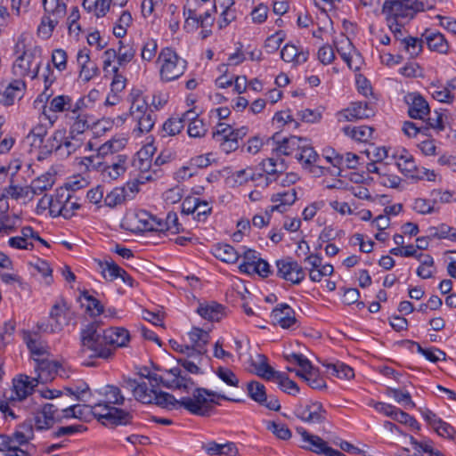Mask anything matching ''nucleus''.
Here are the masks:
<instances>
[{
    "label": "nucleus",
    "mask_w": 456,
    "mask_h": 456,
    "mask_svg": "<svg viewBox=\"0 0 456 456\" xmlns=\"http://www.w3.org/2000/svg\"><path fill=\"white\" fill-rule=\"evenodd\" d=\"M99 266L102 269V273L105 280L112 281L117 278H121L124 282L132 285L131 276L121 267H119L111 258L100 261Z\"/></svg>",
    "instance_id": "nucleus-21"
},
{
    "label": "nucleus",
    "mask_w": 456,
    "mask_h": 456,
    "mask_svg": "<svg viewBox=\"0 0 456 456\" xmlns=\"http://www.w3.org/2000/svg\"><path fill=\"white\" fill-rule=\"evenodd\" d=\"M43 7L44 15H50L58 20L62 19L66 14V4L61 0H43Z\"/></svg>",
    "instance_id": "nucleus-42"
},
{
    "label": "nucleus",
    "mask_w": 456,
    "mask_h": 456,
    "mask_svg": "<svg viewBox=\"0 0 456 456\" xmlns=\"http://www.w3.org/2000/svg\"><path fill=\"white\" fill-rule=\"evenodd\" d=\"M423 44L424 38L422 37L421 38H418L411 36H407L405 39H402V44L399 45V47L403 48L411 57H416L421 53Z\"/></svg>",
    "instance_id": "nucleus-45"
},
{
    "label": "nucleus",
    "mask_w": 456,
    "mask_h": 456,
    "mask_svg": "<svg viewBox=\"0 0 456 456\" xmlns=\"http://www.w3.org/2000/svg\"><path fill=\"white\" fill-rule=\"evenodd\" d=\"M347 121L369 118L374 115V110L368 102H354L351 107L342 112Z\"/></svg>",
    "instance_id": "nucleus-26"
},
{
    "label": "nucleus",
    "mask_w": 456,
    "mask_h": 456,
    "mask_svg": "<svg viewBox=\"0 0 456 456\" xmlns=\"http://www.w3.org/2000/svg\"><path fill=\"white\" fill-rule=\"evenodd\" d=\"M247 390L248 396L259 404H263L267 399L265 387L258 381L248 382Z\"/></svg>",
    "instance_id": "nucleus-50"
},
{
    "label": "nucleus",
    "mask_w": 456,
    "mask_h": 456,
    "mask_svg": "<svg viewBox=\"0 0 456 456\" xmlns=\"http://www.w3.org/2000/svg\"><path fill=\"white\" fill-rule=\"evenodd\" d=\"M70 191L67 188H59L53 195V207L51 208V216L58 217L63 214V208L69 199Z\"/></svg>",
    "instance_id": "nucleus-39"
},
{
    "label": "nucleus",
    "mask_w": 456,
    "mask_h": 456,
    "mask_svg": "<svg viewBox=\"0 0 456 456\" xmlns=\"http://www.w3.org/2000/svg\"><path fill=\"white\" fill-rule=\"evenodd\" d=\"M41 49L33 47L23 50L22 53L15 60L12 65V72L17 77H30L35 79L38 77L41 61L35 63L37 57H40Z\"/></svg>",
    "instance_id": "nucleus-8"
},
{
    "label": "nucleus",
    "mask_w": 456,
    "mask_h": 456,
    "mask_svg": "<svg viewBox=\"0 0 456 456\" xmlns=\"http://www.w3.org/2000/svg\"><path fill=\"white\" fill-rule=\"evenodd\" d=\"M167 373L171 376L170 379H164L144 366V379H148L151 386L148 388L144 383V404H156L174 410L184 409L193 415L208 416L212 404H218L215 398L241 402L207 388L196 387L192 379L183 375L180 367H174L167 370Z\"/></svg>",
    "instance_id": "nucleus-1"
},
{
    "label": "nucleus",
    "mask_w": 456,
    "mask_h": 456,
    "mask_svg": "<svg viewBox=\"0 0 456 456\" xmlns=\"http://www.w3.org/2000/svg\"><path fill=\"white\" fill-rule=\"evenodd\" d=\"M202 449L209 456H236L239 453L236 444L232 442L218 444L215 441H210L203 444Z\"/></svg>",
    "instance_id": "nucleus-24"
},
{
    "label": "nucleus",
    "mask_w": 456,
    "mask_h": 456,
    "mask_svg": "<svg viewBox=\"0 0 456 456\" xmlns=\"http://www.w3.org/2000/svg\"><path fill=\"white\" fill-rule=\"evenodd\" d=\"M80 341L82 351L91 352L90 357L108 359L113 354L111 348L105 346L103 329L97 322L88 323L81 330Z\"/></svg>",
    "instance_id": "nucleus-3"
},
{
    "label": "nucleus",
    "mask_w": 456,
    "mask_h": 456,
    "mask_svg": "<svg viewBox=\"0 0 456 456\" xmlns=\"http://www.w3.org/2000/svg\"><path fill=\"white\" fill-rule=\"evenodd\" d=\"M22 430H16L12 436V444L23 445L28 443L34 436L33 427L31 423H24L20 427Z\"/></svg>",
    "instance_id": "nucleus-44"
},
{
    "label": "nucleus",
    "mask_w": 456,
    "mask_h": 456,
    "mask_svg": "<svg viewBox=\"0 0 456 456\" xmlns=\"http://www.w3.org/2000/svg\"><path fill=\"white\" fill-rule=\"evenodd\" d=\"M271 319L283 329H289L297 323L295 311L287 304L278 305L271 313Z\"/></svg>",
    "instance_id": "nucleus-18"
},
{
    "label": "nucleus",
    "mask_w": 456,
    "mask_h": 456,
    "mask_svg": "<svg viewBox=\"0 0 456 456\" xmlns=\"http://www.w3.org/2000/svg\"><path fill=\"white\" fill-rule=\"evenodd\" d=\"M185 118L182 117L170 118L163 124V130L167 135H175L184 127Z\"/></svg>",
    "instance_id": "nucleus-54"
},
{
    "label": "nucleus",
    "mask_w": 456,
    "mask_h": 456,
    "mask_svg": "<svg viewBox=\"0 0 456 456\" xmlns=\"http://www.w3.org/2000/svg\"><path fill=\"white\" fill-rule=\"evenodd\" d=\"M183 118L186 121H191L188 126V134L190 137L200 138L207 133V127L203 121L196 118V114L192 110L183 113Z\"/></svg>",
    "instance_id": "nucleus-36"
},
{
    "label": "nucleus",
    "mask_w": 456,
    "mask_h": 456,
    "mask_svg": "<svg viewBox=\"0 0 456 456\" xmlns=\"http://www.w3.org/2000/svg\"><path fill=\"white\" fill-rule=\"evenodd\" d=\"M266 428L279 439L287 440L291 436V431L287 425L283 423L268 421Z\"/></svg>",
    "instance_id": "nucleus-57"
},
{
    "label": "nucleus",
    "mask_w": 456,
    "mask_h": 456,
    "mask_svg": "<svg viewBox=\"0 0 456 456\" xmlns=\"http://www.w3.org/2000/svg\"><path fill=\"white\" fill-rule=\"evenodd\" d=\"M296 430L301 436V448L324 456H346L343 452L329 446L328 442L318 436L310 434L304 428L298 427Z\"/></svg>",
    "instance_id": "nucleus-9"
},
{
    "label": "nucleus",
    "mask_w": 456,
    "mask_h": 456,
    "mask_svg": "<svg viewBox=\"0 0 456 456\" xmlns=\"http://www.w3.org/2000/svg\"><path fill=\"white\" fill-rule=\"evenodd\" d=\"M189 338L191 343V353L192 354V357L196 356L197 358L200 355L205 354L207 352L206 346L208 343L209 334L200 328H193L189 332Z\"/></svg>",
    "instance_id": "nucleus-22"
},
{
    "label": "nucleus",
    "mask_w": 456,
    "mask_h": 456,
    "mask_svg": "<svg viewBox=\"0 0 456 456\" xmlns=\"http://www.w3.org/2000/svg\"><path fill=\"white\" fill-rule=\"evenodd\" d=\"M69 312V307L64 300L56 302L50 312V318L55 321L54 325L51 324V332H56L62 329L63 324L66 322V315Z\"/></svg>",
    "instance_id": "nucleus-33"
},
{
    "label": "nucleus",
    "mask_w": 456,
    "mask_h": 456,
    "mask_svg": "<svg viewBox=\"0 0 456 456\" xmlns=\"http://www.w3.org/2000/svg\"><path fill=\"white\" fill-rule=\"evenodd\" d=\"M409 105L408 114L411 118L422 119L430 113V108L428 102L418 94H410L407 96Z\"/></svg>",
    "instance_id": "nucleus-19"
},
{
    "label": "nucleus",
    "mask_w": 456,
    "mask_h": 456,
    "mask_svg": "<svg viewBox=\"0 0 456 456\" xmlns=\"http://www.w3.org/2000/svg\"><path fill=\"white\" fill-rule=\"evenodd\" d=\"M103 399L90 407L91 412L103 425H120L126 422L128 413L112 405H123L126 395L118 386L107 385L101 391Z\"/></svg>",
    "instance_id": "nucleus-2"
},
{
    "label": "nucleus",
    "mask_w": 456,
    "mask_h": 456,
    "mask_svg": "<svg viewBox=\"0 0 456 456\" xmlns=\"http://www.w3.org/2000/svg\"><path fill=\"white\" fill-rule=\"evenodd\" d=\"M141 210L128 211L121 222V228L134 234H142Z\"/></svg>",
    "instance_id": "nucleus-34"
},
{
    "label": "nucleus",
    "mask_w": 456,
    "mask_h": 456,
    "mask_svg": "<svg viewBox=\"0 0 456 456\" xmlns=\"http://www.w3.org/2000/svg\"><path fill=\"white\" fill-rule=\"evenodd\" d=\"M197 313L204 319L210 322H219L225 315V308L216 302L200 304Z\"/></svg>",
    "instance_id": "nucleus-30"
},
{
    "label": "nucleus",
    "mask_w": 456,
    "mask_h": 456,
    "mask_svg": "<svg viewBox=\"0 0 456 456\" xmlns=\"http://www.w3.org/2000/svg\"><path fill=\"white\" fill-rule=\"evenodd\" d=\"M119 387L122 388L128 395L127 399L134 398L136 401L141 402L142 399V372L139 370L131 376H122L119 382Z\"/></svg>",
    "instance_id": "nucleus-17"
},
{
    "label": "nucleus",
    "mask_w": 456,
    "mask_h": 456,
    "mask_svg": "<svg viewBox=\"0 0 456 456\" xmlns=\"http://www.w3.org/2000/svg\"><path fill=\"white\" fill-rule=\"evenodd\" d=\"M59 21L60 20L50 15H43L37 28V35L43 39L50 38Z\"/></svg>",
    "instance_id": "nucleus-46"
},
{
    "label": "nucleus",
    "mask_w": 456,
    "mask_h": 456,
    "mask_svg": "<svg viewBox=\"0 0 456 456\" xmlns=\"http://www.w3.org/2000/svg\"><path fill=\"white\" fill-rule=\"evenodd\" d=\"M411 345L415 346L417 352L422 354L428 361L431 362H437L440 360H445L446 354L436 347L423 348L418 342L408 341Z\"/></svg>",
    "instance_id": "nucleus-49"
},
{
    "label": "nucleus",
    "mask_w": 456,
    "mask_h": 456,
    "mask_svg": "<svg viewBox=\"0 0 456 456\" xmlns=\"http://www.w3.org/2000/svg\"><path fill=\"white\" fill-rule=\"evenodd\" d=\"M126 156L118 154L111 161L103 160L102 167L97 170H101L104 175L115 180L126 171Z\"/></svg>",
    "instance_id": "nucleus-23"
},
{
    "label": "nucleus",
    "mask_w": 456,
    "mask_h": 456,
    "mask_svg": "<svg viewBox=\"0 0 456 456\" xmlns=\"http://www.w3.org/2000/svg\"><path fill=\"white\" fill-rule=\"evenodd\" d=\"M129 338V333L124 328L111 327L106 330L103 329L104 345L110 348L111 346L114 348L125 346Z\"/></svg>",
    "instance_id": "nucleus-20"
},
{
    "label": "nucleus",
    "mask_w": 456,
    "mask_h": 456,
    "mask_svg": "<svg viewBox=\"0 0 456 456\" xmlns=\"http://www.w3.org/2000/svg\"><path fill=\"white\" fill-rule=\"evenodd\" d=\"M125 200H126L125 191L120 187H117L106 195L104 204L107 207L115 208L121 205Z\"/></svg>",
    "instance_id": "nucleus-56"
},
{
    "label": "nucleus",
    "mask_w": 456,
    "mask_h": 456,
    "mask_svg": "<svg viewBox=\"0 0 456 456\" xmlns=\"http://www.w3.org/2000/svg\"><path fill=\"white\" fill-rule=\"evenodd\" d=\"M68 54L63 49H54L52 53V62L60 72L67 69Z\"/></svg>",
    "instance_id": "nucleus-62"
},
{
    "label": "nucleus",
    "mask_w": 456,
    "mask_h": 456,
    "mask_svg": "<svg viewBox=\"0 0 456 456\" xmlns=\"http://www.w3.org/2000/svg\"><path fill=\"white\" fill-rule=\"evenodd\" d=\"M82 297L86 300V312L92 316L100 315L104 312V307L102 303L93 296L89 295L88 291L82 292Z\"/></svg>",
    "instance_id": "nucleus-55"
},
{
    "label": "nucleus",
    "mask_w": 456,
    "mask_h": 456,
    "mask_svg": "<svg viewBox=\"0 0 456 456\" xmlns=\"http://www.w3.org/2000/svg\"><path fill=\"white\" fill-rule=\"evenodd\" d=\"M161 223V219L144 210V240L151 233H157L159 239L161 238L162 231L159 230L157 224Z\"/></svg>",
    "instance_id": "nucleus-53"
},
{
    "label": "nucleus",
    "mask_w": 456,
    "mask_h": 456,
    "mask_svg": "<svg viewBox=\"0 0 456 456\" xmlns=\"http://www.w3.org/2000/svg\"><path fill=\"white\" fill-rule=\"evenodd\" d=\"M4 197H11L14 200L20 199H28L32 200V195L29 190V186H18V185H9L8 187L4 189Z\"/></svg>",
    "instance_id": "nucleus-51"
},
{
    "label": "nucleus",
    "mask_w": 456,
    "mask_h": 456,
    "mask_svg": "<svg viewBox=\"0 0 456 456\" xmlns=\"http://www.w3.org/2000/svg\"><path fill=\"white\" fill-rule=\"evenodd\" d=\"M67 134L65 129L55 130L49 137L41 141L36 148L38 150L37 159L44 160L50 157L53 152L59 154L61 151V142Z\"/></svg>",
    "instance_id": "nucleus-14"
},
{
    "label": "nucleus",
    "mask_w": 456,
    "mask_h": 456,
    "mask_svg": "<svg viewBox=\"0 0 456 456\" xmlns=\"http://www.w3.org/2000/svg\"><path fill=\"white\" fill-rule=\"evenodd\" d=\"M243 262L239 265V269L241 273L250 274V271L253 266L260 259L259 254L253 249H246L242 254Z\"/></svg>",
    "instance_id": "nucleus-52"
},
{
    "label": "nucleus",
    "mask_w": 456,
    "mask_h": 456,
    "mask_svg": "<svg viewBox=\"0 0 456 456\" xmlns=\"http://www.w3.org/2000/svg\"><path fill=\"white\" fill-rule=\"evenodd\" d=\"M296 416L308 423H322L326 419L327 411L319 402L300 403L296 406Z\"/></svg>",
    "instance_id": "nucleus-13"
},
{
    "label": "nucleus",
    "mask_w": 456,
    "mask_h": 456,
    "mask_svg": "<svg viewBox=\"0 0 456 456\" xmlns=\"http://www.w3.org/2000/svg\"><path fill=\"white\" fill-rule=\"evenodd\" d=\"M431 94L433 98L441 102H451L453 95L449 91V87H440L436 85L430 86Z\"/></svg>",
    "instance_id": "nucleus-63"
},
{
    "label": "nucleus",
    "mask_w": 456,
    "mask_h": 456,
    "mask_svg": "<svg viewBox=\"0 0 456 456\" xmlns=\"http://www.w3.org/2000/svg\"><path fill=\"white\" fill-rule=\"evenodd\" d=\"M424 42L431 51H436L439 53H446L449 45L443 34L433 29H426L422 34Z\"/></svg>",
    "instance_id": "nucleus-25"
},
{
    "label": "nucleus",
    "mask_w": 456,
    "mask_h": 456,
    "mask_svg": "<svg viewBox=\"0 0 456 456\" xmlns=\"http://www.w3.org/2000/svg\"><path fill=\"white\" fill-rule=\"evenodd\" d=\"M305 141L306 138L295 135L284 137L280 132H277L273 134L272 137L268 138L267 142H273L274 147L272 151L277 157L281 155H293L295 157V154L300 151V147Z\"/></svg>",
    "instance_id": "nucleus-10"
},
{
    "label": "nucleus",
    "mask_w": 456,
    "mask_h": 456,
    "mask_svg": "<svg viewBox=\"0 0 456 456\" xmlns=\"http://www.w3.org/2000/svg\"><path fill=\"white\" fill-rule=\"evenodd\" d=\"M26 85L22 80H14L0 93V102L5 106H11L14 103L15 99L21 98L22 92Z\"/></svg>",
    "instance_id": "nucleus-28"
},
{
    "label": "nucleus",
    "mask_w": 456,
    "mask_h": 456,
    "mask_svg": "<svg viewBox=\"0 0 456 456\" xmlns=\"http://www.w3.org/2000/svg\"><path fill=\"white\" fill-rule=\"evenodd\" d=\"M295 159L302 164L303 167L309 169L314 175L319 176L324 175L326 168L322 166L315 165L319 159V155L311 146L307 139L303 142L300 147V151L295 154Z\"/></svg>",
    "instance_id": "nucleus-12"
},
{
    "label": "nucleus",
    "mask_w": 456,
    "mask_h": 456,
    "mask_svg": "<svg viewBox=\"0 0 456 456\" xmlns=\"http://www.w3.org/2000/svg\"><path fill=\"white\" fill-rule=\"evenodd\" d=\"M309 53L295 45L286 44L281 51V58L286 62L295 65L305 63L308 60Z\"/></svg>",
    "instance_id": "nucleus-27"
},
{
    "label": "nucleus",
    "mask_w": 456,
    "mask_h": 456,
    "mask_svg": "<svg viewBox=\"0 0 456 456\" xmlns=\"http://www.w3.org/2000/svg\"><path fill=\"white\" fill-rule=\"evenodd\" d=\"M159 230L162 231V234L166 231H170L173 233H179L183 231V226L178 221V216L175 212H169L167 215L166 221L161 219V223L157 224Z\"/></svg>",
    "instance_id": "nucleus-48"
},
{
    "label": "nucleus",
    "mask_w": 456,
    "mask_h": 456,
    "mask_svg": "<svg viewBox=\"0 0 456 456\" xmlns=\"http://www.w3.org/2000/svg\"><path fill=\"white\" fill-rule=\"evenodd\" d=\"M158 61L160 63V77L165 81L180 77L184 73L187 64L185 60L168 47L162 49Z\"/></svg>",
    "instance_id": "nucleus-6"
},
{
    "label": "nucleus",
    "mask_w": 456,
    "mask_h": 456,
    "mask_svg": "<svg viewBox=\"0 0 456 456\" xmlns=\"http://www.w3.org/2000/svg\"><path fill=\"white\" fill-rule=\"evenodd\" d=\"M284 39V32L281 30L278 31L275 34L267 37L265 43V47L267 49L268 53H273L280 48Z\"/></svg>",
    "instance_id": "nucleus-64"
},
{
    "label": "nucleus",
    "mask_w": 456,
    "mask_h": 456,
    "mask_svg": "<svg viewBox=\"0 0 456 456\" xmlns=\"http://www.w3.org/2000/svg\"><path fill=\"white\" fill-rule=\"evenodd\" d=\"M435 6V0H386L382 12L387 21L391 18L412 19L416 12L430 10Z\"/></svg>",
    "instance_id": "nucleus-4"
},
{
    "label": "nucleus",
    "mask_w": 456,
    "mask_h": 456,
    "mask_svg": "<svg viewBox=\"0 0 456 456\" xmlns=\"http://www.w3.org/2000/svg\"><path fill=\"white\" fill-rule=\"evenodd\" d=\"M212 254L215 257L227 264H234L240 257V253L235 248L225 243H217L212 248Z\"/></svg>",
    "instance_id": "nucleus-32"
},
{
    "label": "nucleus",
    "mask_w": 456,
    "mask_h": 456,
    "mask_svg": "<svg viewBox=\"0 0 456 456\" xmlns=\"http://www.w3.org/2000/svg\"><path fill=\"white\" fill-rule=\"evenodd\" d=\"M296 200L297 192L295 189L273 194L271 200L277 204L270 207V212L278 211L280 213H284L287 211L288 208L296 201Z\"/></svg>",
    "instance_id": "nucleus-29"
},
{
    "label": "nucleus",
    "mask_w": 456,
    "mask_h": 456,
    "mask_svg": "<svg viewBox=\"0 0 456 456\" xmlns=\"http://www.w3.org/2000/svg\"><path fill=\"white\" fill-rule=\"evenodd\" d=\"M216 374L226 385L235 387H239L240 380L232 370L225 367H219L216 370Z\"/></svg>",
    "instance_id": "nucleus-58"
},
{
    "label": "nucleus",
    "mask_w": 456,
    "mask_h": 456,
    "mask_svg": "<svg viewBox=\"0 0 456 456\" xmlns=\"http://www.w3.org/2000/svg\"><path fill=\"white\" fill-rule=\"evenodd\" d=\"M72 97L69 95H58L53 97L48 105V110L53 112H71Z\"/></svg>",
    "instance_id": "nucleus-47"
},
{
    "label": "nucleus",
    "mask_w": 456,
    "mask_h": 456,
    "mask_svg": "<svg viewBox=\"0 0 456 456\" xmlns=\"http://www.w3.org/2000/svg\"><path fill=\"white\" fill-rule=\"evenodd\" d=\"M38 380L36 378L30 379L27 375L20 374L12 380V391L10 399L12 401H22L26 399L34 391L37 386Z\"/></svg>",
    "instance_id": "nucleus-15"
},
{
    "label": "nucleus",
    "mask_w": 456,
    "mask_h": 456,
    "mask_svg": "<svg viewBox=\"0 0 456 456\" xmlns=\"http://www.w3.org/2000/svg\"><path fill=\"white\" fill-rule=\"evenodd\" d=\"M248 133V128L247 126L234 129L230 125L218 123L212 133V138L222 151L229 154L239 149L240 142L243 140Z\"/></svg>",
    "instance_id": "nucleus-5"
},
{
    "label": "nucleus",
    "mask_w": 456,
    "mask_h": 456,
    "mask_svg": "<svg viewBox=\"0 0 456 456\" xmlns=\"http://www.w3.org/2000/svg\"><path fill=\"white\" fill-rule=\"evenodd\" d=\"M46 134L47 126L43 124H37L30 130L27 138L31 140V145L36 148L45 138Z\"/></svg>",
    "instance_id": "nucleus-61"
},
{
    "label": "nucleus",
    "mask_w": 456,
    "mask_h": 456,
    "mask_svg": "<svg viewBox=\"0 0 456 456\" xmlns=\"http://www.w3.org/2000/svg\"><path fill=\"white\" fill-rule=\"evenodd\" d=\"M345 134L359 142H367L372 136L374 129L370 126H345L343 128Z\"/></svg>",
    "instance_id": "nucleus-43"
},
{
    "label": "nucleus",
    "mask_w": 456,
    "mask_h": 456,
    "mask_svg": "<svg viewBox=\"0 0 456 456\" xmlns=\"http://www.w3.org/2000/svg\"><path fill=\"white\" fill-rule=\"evenodd\" d=\"M280 377L281 378L278 379L277 383L283 392L292 395H296L299 393V387L297 384L291 380L286 373L283 372Z\"/></svg>",
    "instance_id": "nucleus-59"
},
{
    "label": "nucleus",
    "mask_w": 456,
    "mask_h": 456,
    "mask_svg": "<svg viewBox=\"0 0 456 456\" xmlns=\"http://www.w3.org/2000/svg\"><path fill=\"white\" fill-rule=\"evenodd\" d=\"M109 155H112L110 145L107 142L102 144L97 149V154L95 156L86 157L83 160V164L86 166L88 169H98L102 167L101 159H106Z\"/></svg>",
    "instance_id": "nucleus-41"
},
{
    "label": "nucleus",
    "mask_w": 456,
    "mask_h": 456,
    "mask_svg": "<svg viewBox=\"0 0 456 456\" xmlns=\"http://www.w3.org/2000/svg\"><path fill=\"white\" fill-rule=\"evenodd\" d=\"M322 364L326 367V369L328 370H331V374L333 376H336L339 379H351L354 377V370L346 365V363L344 362H322Z\"/></svg>",
    "instance_id": "nucleus-40"
},
{
    "label": "nucleus",
    "mask_w": 456,
    "mask_h": 456,
    "mask_svg": "<svg viewBox=\"0 0 456 456\" xmlns=\"http://www.w3.org/2000/svg\"><path fill=\"white\" fill-rule=\"evenodd\" d=\"M41 77L44 81V91L38 95L36 102L38 101L40 102H48L50 97L53 95V91L51 89V86L55 83L57 78L53 69L49 63H47L44 69Z\"/></svg>",
    "instance_id": "nucleus-35"
},
{
    "label": "nucleus",
    "mask_w": 456,
    "mask_h": 456,
    "mask_svg": "<svg viewBox=\"0 0 456 456\" xmlns=\"http://www.w3.org/2000/svg\"><path fill=\"white\" fill-rule=\"evenodd\" d=\"M261 166L265 175L276 177V180L286 170L285 160L281 158H267L262 161Z\"/></svg>",
    "instance_id": "nucleus-37"
},
{
    "label": "nucleus",
    "mask_w": 456,
    "mask_h": 456,
    "mask_svg": "<svg viewBox=\"0 0 456 456\" xmlns=\"http://www.w3.org/2000/svg\"><path fill=\"white\" fill-rule=\"evenodd\" d=\"M392 157L396 161L398 169L408 178L421 180L426 178L434 181L436 174L424 167L419 168L411 155L405 149L397 150L393 152Z\"/></svg>",
    "instance_id": "nucleus-7"
},
{
    "label": "nucleus",
    "mask_w": 456,
    "mask_h": 456,
    "mask_svg": "<svg viewBox=\"0 0 456 456\" xmlns=\"http://www.w3.org/2000/svg\"><path fill=\"white\" fill-rule=\"evenodd\" d=\"M54 182V177L50 173H45L33 179L31 183L28 185L32 198H34L35 195H40L45 191L51 190Z\"/></svg>",
    "instance_id": "nucleus-38"
},
{
    "label": "nucleus",
    "mask_w": 456,
    "mask_h": 456,
    "mask_svg": "<svg viewBox=\"0 0 456 456\" xmlns=\"http://www.w3.org/2000/svg\"><path fill=\"white\" fill-rule=\"evenodd\" d=\"M61 364L58 362L49 360H37L36 370L38 372V382H47L53 379L54 374L57 372Z\"/></svg>",
    "instance_id": "nucleus-31"
},
{
    "label": "nucleus",
    "mask_w": 456,
    "mask_h": 456,
    "mask_svg": "<svg viewBox=\"0 0 456 456\" xmlns=\"http://www.w3.org/2000/svg\"><path fill=\"white\" fill-rule=\"evenodd\" d=\"M130 102V116L137 124L134 128L133 133L135 136L140 137L142 133V92L141 89L134 88L127 97Z\"/></svg>",
    "instance_id": "nucleus-16"
},
{
    "label": "nucleus",
    "mask_w": 456,
    "mask_h": 456,
    "mask_svg": "<svg viewBox=\"0 0 456 456\" xmlns=\"http://www.w3.org/2000/svg\"><path fill=\"white\" fill-rule=\"evenodd\" d=\"M307 370H309L306 379L307 384L314 389L321 390L326 388V382L323 378L320 376L319 370L313 365L311 369Z\"/></svg>",
    "instance_id": "nucleus-60"
},
{
    "label": "nucleus",
    "mask_w": 456,
    "mask_h": 456,
    "mask_svg": "<svg viewBox=\"0 0 456 456\" xmlns=\"http://www.w3.org/2000/svg\"><path fill=\"white\" fill-rule=\"evenodd\" d=\"M276 275L292 284H299L305 277L303 267L291 257L276 261Z\"/></svg>",
    "instance_id": "nucleus-11"
}]
</instances>
